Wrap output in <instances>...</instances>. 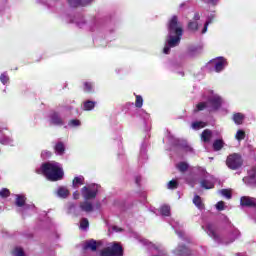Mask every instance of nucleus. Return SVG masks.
I'll return each mask as SVG.
<instances>
[{
    "mask_svg": "<svg viewBox=\"0 0 256 256\" xmlns=\"http://www.w3.org/2000/svg\"><path fill=\"white\" fill-rule=\"evenodd\" d=\"M232 120L234 121L235 125H243V121H245V115L243 113H235L232 116Z\"/></svg>",
    "mask_w": 256,
    "mask_h": 256,
    "instance_id": "obj_27",
    "label": "nucleus"
},
{
    "mask_svg": "<svg viewBox=\"0 0 256 256\" xmlns=\"http://www.w3.org/2000/svg\"><path fill=\"white\" fill-rule=\"evenodd\" d=\"M225 67H227V59L217 57L206 64V71H209V73H221V71L225 70Z\"/></svg>",
    "mask_w": 256,
    "mask_h": 256,
    "instance_id": "obj_7",
    "label": "nucleus"
},
{
    "mask_svg": "<svg viewBox=\"0 0 256 256\" xmlns=\"http://www.w3.org/2000/svg\"><path fill=\"white\" fill-rule=\"evenodd\" d=\"M93 0H68L70 7H84V5H89Z\"/></svg>",
    "mask_w": 256,
    "mask_h": 256,
    "instance_id": "obj_25",
    "label": "nucleus"
},
{
    "mask_svg": "<svg viewBox=\"0 0 256 256\" xmlns=\"http://www.w3.org/2000/svg\"><path fill=\"white\" fill-rule=\"evenodd\" d=\"M90 29L91 31H97V29H99V23H95L94 27H91Z\"/></svg>",
    "mask_w": 256,
    "mask_h": 256,
    "instance_id": "obj_51",
    "label": "nucleus"
},
{
    "mask_svg": "<svg viewBox=\"0 0 256 256\" xmlns=\"http://www.w3.org/2000/svg\"><path fill=\"white\" fill-rule=\"evenodd\" d=\"M174 72L177 73L178 75H181L182 77L185 75V72L183 71L174 70Z\"/></svg>",
    "mask_w": 256,
    "mask_h": 256,
    "instance_id": "obj_53",
    "label": "nucleus"
},
{
    "mask_svg": "<svg viewBox=\"0 0 256 256\" xmlns=\"http://www.w3.org/2000/svg\"><path fill=\"white\" fill-rule=\"evenodd\" d=\"M65 110H66V111H71V110H73V106H66V107H65Z\"/></svg>",
    "mask_w": 256,
    "mask_h": 256,
    "instance_id": "obj_55",
    "label": "nucleus"
},
{
    "mask_svg": "<svg viewBox=\"0 0 256 256\" xmlns=\"http://www.w3.org/2000/svg\"><path fill=\"white\" fill-rule=\"evenodd\" d=\"M226 165L228 169L237 171V169H241V167H243V157L237 153L230 154L226 159Z\"/></svg>",
    "mask_w": 256,
    "mask_h": 256,
    "instance_id": "obj_12",
    "label": "nucleus"
},
{
    "mask_svg": "<svg viewBox=\"0 0 256 256\" xmlns=\"http://www.w3.org/2000/svg\"><path fill=\"white\" fill-rule=\"evenodd\" d=\"M51 155H53V153L49 150H43L41 152V158L42 159H50Z\"/></svg>",
    "mask_w": 256,
    "mask_h": 256,
    "instance_id": "obj_43",
    "label": "nucleus"
},
{
    "mask_svg": "<svg viewBox=\"0 0 256 256\" xmlns=\"http://www.w3.org/2000/svg\"><path fill=\"white\" fill-rule=\"evenodd\" d=\"M103 245V241H95L94 239L87 240L83 245V251H97V247H101Z\"/></svg>",
    "mask_w": 256,
    "mask_h": 256,
    "instance_id": "obj_16",
    "label": "nucleus"
},
{
    "mask_svg": "<svg viewBox=\"0 0 256 256\" xmlns=\"http://www.w3.org/2000/svg\"><path fill=\"white\" fill-rule=\"evenodd\" d=\"M167 29L168 35L163 49V53L165 55H169L173 47L179 46L181 43V37H183V24L179 22L177 15H173L170 18L168 21Z\"/></svg>",
    "mask_w": 256,
    "mask_h": 256,
    "instance_id": "obj_1",
    "label": "nucleus"
},
{
    "mask_svg": "<svg viewBox=\"0 0 256 256\" xmlns=\"http://www.w3.org/2000/svg\"><path fill=\"white\" fill-rule=\"evenodd\" d=\"M198 181L202 189H213L217 180L205 168L199 167L196 175L190 174L186 177V183L192 187H195Z\"/></svg>",
    "mask_w": 256,
    "mask_h": 256,
    "instance_id": "obj_2",
    "label": "nucleus"
},
{
    "mask_svg": "<svg viewBox=\"0 0 256 256\" xmlns=\"http://www.w3.org/2000/svg\"><path fill=\"white\" fill-rule=\"evenodd\" d=\"M168 141L172 147H178V149H182L185 153H195L193 147H191L186 140L175 138V136L169 134Z\"/></svg>",
    "mask_w": 256,
    "mask_h": 256,
    "instance_id": "obj_9",
    "label": "nucleus"
},
{
    "mask_svg": "<svg viewBox=\"0 0 256 256\" xmlns=\"http://www.w3.org/2000/svg\"><path fill=\"white\" fill-rule=\"evenodd\" d=\"M199 53H201V46L191 45L188 47L189 57H195V55H199Z\"/></svg>",
    "mask_w": 256,
    "mask_h": 256,
    "instance_id": "obj_28",
    "label": "nucleus"
},
{
    "mask_svg": "<svg viewBox=\"0 0 256 256\" xmlns=\"http://www.w3.org/2000/svg\"><path fill=\"white\" fill-rule=\"evenodd\" d=\"M175 253L178 256H189L191 255V251L189 248H186L185 245L179 244L178 247L175 249Z\"/></svg>",
    "mask_w": 256,
    "mask_h": 256,
    "instance_id": "obj_24",
    "label": "nucleus"
},
{
    "mask_svg": "<svg viewBox=\"0 0 256 256\" xmlns=\"http://www.w3.org/2000/svg\"><path fill=\"white\" fill-rule=\"evenodd\" d=\"M100 207H101V204L98 203L97 204V209H100Z\"/></svg>",
    "mask_w": 256,
    "mask_h": 256,
    "instance_id": "obj_61",
    "label": "nucleus"
},
{
    "mask_svg": "<svg viewBox=\"0 0 256 256\" xmlns=\"http://www.w3.org/2000/svg\"><path fill=\"white\" fill-rule=\"evenodd\" d=\"M113 231H121V229H119L117 226H114Z\"/></svg>",
    "mask_w": 256,
    "mask_h": 256,
    "instance_id": "obj_57",
    "label": "nucleus"
},
{
    "mask_svg": "<svg viewBox=\"0 0 256 256\" xmlns=\"http://www.w3.org/2000/svg\"><path fill=\"white\" fill-rule=\"evenodd\" d=\"M220 195H222L223 197H226V199H231L232 197L231 192L227 189L220 190Z\"/></svg>",
    "mask_w": 256,
    "mask_h": 256,
    "instance_id": "obj_45",
    "label": "nucleus"
},
{
    "mask_svg": "<svg viewBox=\"0 0 256 256\" xmlns=\"http://www.w3.org/2000/svg\"><path fill=\"white\" fill-rule=\"evenodd\" d=\"M78 27H83V23H77Z\"/></svg>",
    "mask_w": 256,
    "mask_h": 256,
    "instance_id": "obj_59",
    "label": "nucleus"
},
{
    "mask_svg": "<svg viewBox=\"0 0 256 256\" xmlns=\"http://www.w3.org/2000/svg\"><path fill=\"white\" fill-rule=\"evenodd\" d=\"M117 145L120 146L121 145V136H117Z\"/></svg>",
    "mask_w": 256,
    "mask_h": 256,
    "instance_id": "obj_54",
    "label": "nucleus"
},
{
    "mask_svg": "<svg viewBox=\"0 0 256 256\" xmlns=\"http://www.w3.org/2000/svg\"><path fill=\"white\" fill-rule=\"evenodd\" d=\"M191 127L194 129V131H199V129L207 127V123L203 121H195L192 122Z\"/></svg>",
    "mask_w": 256,
    "mask_h": 256,
    "instance_id": "obj_32",
    "label": "nucleus"
},
{
    "mask_svg": "<svg viewBox=\"0 0 256 256\" xmlns=\"http://www.w3.org/2000/svg\"><path fill=\"white\" fill-rule=\"evenodd\" d=\"M188 29L190 31H199V29H200L199 23H197L195 21H190L188 23Z\"/></svg>",
    "mask_w": 256,
    "mask_h": 256,
    "instance_id": "obj_39",
    "label": "nucleus"
},
{
    "mask_svg": "<svg viewBox=\"0 0 256 256\" xmlns=\"http://www.w3.org/2000/svg\"><path fill=\"white\" fill-rule=\"evenodd\" d=\"M56 196L59 197L60 199H67L69 197L70 192L67 186H59L56 190Z\"/></svg>",
    "mask_w": 256,
    "mask_h": 256,
    "instance_id": "obj_22",
    "label": "nucleus"
},
{
    "mask_svg": "<svg viewBox=\"0 0 256 256\" xmlns=\"http://www.w3.org/2000/svg\"><path fill=\"white\" fill-rule=\"evenodd\" d=\"M79 229L81 231H88L89 230V220L87 218H82L80 220Z\"/></svg>",
    "mask_w": 256,
    "mask_h": 256,
    "instance_id": "obj_35",
    "label": "nucleus"
},
{
    "mask_svg": "<svg viewBox=\"0 0 256 256\" xmlns=\"http://www.w3.org/2000/svg\"><path fill=\"white\" fill-rule=\"evenodd\" d=\"M168 223H169V225H171L172 229L175 230L178 237H180V239H183L185 232H183V230H181V224H179L178 221L173 220V218H170L168 220Z\"/></svg>",
    "mask_w": 256,
    "mask_h": 256,
    "instance_id": "obj_20",
    "label": "nucleus"
},
{
    "mask_svg": "<svg viewBox=\"0 0 256 256\" xmlns=\"http://www.w3.org/2000/svg\"><path fill=\"white\" fill-rule=\"evenodd\" d=\"M160 213L162 217H170L171 207L169 205H163L160 207Z\"/></svg>",
    "mask_w": 256,
    "mask_h": 256,
    "instance_id": "obj_34",
    "label": "nucleus"
},
{
    "mask_svg": "<svg viewBox=\"0 0 256 256\" xmlns=\"http://www.w3.org/2000/svg\"><path fill=\"white\" fill-rule=\"evenodd\" d=\"M95 105H97V102L87 100L83 103V110L84 111H93L95 109Z\"/></svg>",
    "mask_w": 256,
    "mask_h": 256,
    "instance_id": "obj_30",
    "label": "nucleus"
},
{
    "mask_svg": "<svg viewBox=\"0 0 256 256\" xmlns=\"http://www.w3.org/2000/svg\"><path fill=\"white\" fill-rule=\"evenodd\" d=\"M243 183L256 187V166L248 171V176L243 178Z\"/></svg>",
    "mask_w": 256,
    "mask_h": 256,
    "instance_id": "obj_17",
    "label": "nucleus"
},
{
    "mask_svg": "<svg viewBox=\"0 0 256 256\" xmlns=\"http://www.w3.org/2000/svg\"><path fill=\"white\" fill-rule=\"evenodd\" d=\"M235 137L237 141H243V139H245V131L238 130Z\"/></svg>",
    "mask_w": 256,
    "mask_h": 256,
    "instance_id": "obj_42",
    "label": "nucleus"
},
{
    "mask_svg": "<svg viewBox=\"0 0 256 256\" xmlns=\"http://www.w3.org/2000/svg\"><path fill=\"white\" fill-rule=\"evenodd\" d=\"M14 256H25V252L23 251V248L16 247L14 249Z\"/></svg>",
    "mask_w": 256,
    "mask_h": 256,
    "instance_id": "obj_46",
    "label": "nucleus"
},
{
    "mask_svg": "<svg viewBox=\"0 0 256 256\" xmlns=\"http://www.w3.org/2000/svg\"><path fill=\"white\" fill-rule=\"evenodd\" d=\"M81 185H85V177L83 176H76L72 181V188L73 189H79Z\"/></svg>",
    "mask_w": 256,
    "mask_h": 256,
    "instance_id": "obj_26",
    "label": "nucleus"
},
{
    "mask_svg": "<svg viewBox=\"0 0 256 256\" xmlns=\"http://www.w3.org/2000/svg\"><path fill=\"white\" fill-rule=\"evenodd\" d=\"M199 19H201V15H199V12H196L193 17V21L198 22Z\"/></svg>",
    "mask_w": 256,
    "mask_h": 256,
    "instance_id": "obj_49",
    "label": "nucleus"
},
{
    "mask_svg": "<svg viewBox=\"0 0 256 256\" xmlns=\"http://www.w3.org/2000/svg\"><path fill=\"white\" fill-rule=\"evenodd\" d=\"M217 211H225V202L219 201L216 204Z\"/></svg>",
    "mask_w": 256,
    "mask_h": 256,
    "instance_id": "obj_47",
    "label": "nucleus"
},
{
    "mask_svg": "<svg viewBox=\"0 0 256 256\" xmlns=\"http://www.w3.org/2000/svg\"><path fill=\"white\" fill-rule=\"evenodd\" d=\"M84 91H86L87 93H91L93 91V84H91V82H85Z\"/></svg>",
    "mask_w": 256,
    "mask_h": 256,
    "instance_id": "obj_44",
    "label": "nucleus"
},
{
    "mask_svg": "<svg viewBox=\"0 0 256 256\" xmlns=\"http://www.w3.org/2000/svg\"><path fill=\"white\" fill-rule=\"evenodd\" d=\"M11 193L9 192V189L3 188L0 190V197H9Z\"/></svg>",
    "mask_w": 256,
    "mask_h": 256,
    "instance_id": "obj_48",
    "label": "nucleus"
},
{
    "mask_svg": "<svg viewBox=\"0 0 256 256\" xmlns=\"http://www.w3.org/2000/svg\"><path fill=\"white\" fill-rule=\"evenodd\" d=\"M213 5H215L219 0H209Z\"/></svg>",
    "mask_w": 256,
    "mask_h": 256,
    "instance_id": "obj_56",
    "label": "nucleus"
},
{
    "mask_svg": "<svg viewBox=\"0 0 256 256\" xmlns=\"http://www.w3.org/2000/svg\"><path fill=\"white\" fill-rule=\"evenodd\" d=\"M185 6V3L180 4V9Z\"/></svg>",
    "mask_w": 256,
    "mask_h": 256,
    "instance_id": "obj_60",
    "label": "nucleus"
},
{
    "mask_svg": "<svg viewBox=\"0 0 256 256\" xmlns=\"http://www.w3.org/2000/svg\"><path fill=\"white\" fill-rule=\"evenodd\" d=\"M26 199L27 198H25L24 195H16V205L17 207H22L20 211L23 217H25V215H33V213H37V208L34 204H25Z\"/></svg>",
    "mask_w": 256,
    "mask_h": 256,
    "instance_id": "obj_8",
    "label": "nucleus"
},
{
    "mask_svg": "<svg viewBox=\"0 0 256 256\" xmlns=\"http://www.w3.org/2000/svg\"><path fill=\"white\" fill-rule=\"evenodd\" d=\"M176 167H177L178 171L185 173V171H187V169H189V164H187V162H180L176 165Z\"/></svg>",
    "mask_w": 256,
    "mask_h": 256,
    "instance_id": "obj_38",
    "label": "nucleus"
},
{
    "mask_svg": "<svg viewBox=\"0 0 256 256\" xmlns=\"http://www.w3.org/2000/svg\"><path fill=\"white\" fill-rule=\"evenodd\" d=\"M213 23V17L208 16L206 22L204 23L203 28L200 30L201 35H205L207 33V29H209V25Z\"/></svg>",
    "mask_w": 256,
    "mask_h": 256,
    "instance_id": "obj_33",
    "label": "nucleus"
},
{
    "mask_svg": "<svg viewBox=\"0 0 256 256\" xmlns=\"http://www.w3.org/2000/svg\"><path fill=\"white\" fill-rule=\"evenodd\" d=\"M80 195H81V194H79V191L76 190V191L73 193V199H75V200L79 199Z\"/></svg>",
    "mask_w": 256,
    "mask_h": 256,
    "instance_id": "obj_50",
    "label": "nucleus"
},
{
    "mask_svg": "<svg viewBox=\"0 0 256 256\" xmlns=\"http://www.w3.org/2000/svg\"><path fill=\"white\" fill-rule=\"evenodd\" d=\"M202 228L206 231L209 237H212L215 243H218V245H231V243H234L236 239L241 237V232H239L237 228H234L232 224H230V231L228 232L227 237L217 235L215 232V225L211 223L202 226Z\"/></svg>",
    "mask_w": 256,
    "mask_h": 256,
    "instance_id": "obj_3",
    "label": "nucleus"
},
{
    "mask_svg": "<svg viewBox=\"0 0 256 256\" xmlns=\"http://www.w3.org/2000/svg\"><path fill=\"white\" fill-rule=\"evenodd\" d=\"M100 256H123V247L119 243H108L107 247L100 252Z\"/></svg>",
    "mask_w": 256,
    "mask_h": 256,
    "instance_id": "obj_11",
    "label": "nucleus"
},
{
    "mask_svg": "<svg viewBox=\"0 0 256 256\" xmlns=\"http://www.w3.org/2000/svg\"><path fill=\"white\" fill-rule=\"evenodd\" d=\"M0 81L4 85H7V83H9V75H7V72H4L0 75Z\"/></svg>",
    "mask_w": 256,
    "mask_h": 256,
    "instance_id": "obj_40",
    "label": "nucleus"
},
{
    "mask_svg": "<svg viewBox=\"0 0 256 256\" xmlns=\"http://www.w3.org/2000/svg\"><path fill=\"white\" fill-rule=\"evenodd\" d=\"M193 203L197 209L200 211H203L205 209V205H203V201L201 200V197L199 195H195L193 198Z\"/></svg>",
    "mask_w": 256,
    "mask_h": 256,
    "instance_id": "obj_31",
    "label": "nucleus"
},
{
    "mask_svg": "<svg viewBox=\"0 0 256 256\" xmlns=\"http://www.w3.org/2000/svg\"><path fill=\"white\" fill-rule=\"evenodd\" d=\"M48 123L49 125H53L55 127H63V125H65V120H63L59 112L53 111L48 115Z\"/></svg>",
    "mask_w": 256,
    "mask_h": 256,
    "instance_id": "obj_15",
    "label": "nucleus"
},
{
    "mask_svg": "<svg viewBox=\"0 0 256 256\" xmlns=\"http://www.w3.org/2000/svg\"><path fill=\"white\" fill-rule=\"evenodd\" d=\"M137 117L143 119L146 133H148V131H151V120L149 113H146L145 110H139L137 113Z\"/></svg>",
    "mask_w": 256,
    "mask_h": 256,
    "instance_id": "obj_18",
    "label": "nucleus"
},
{
    "mask_svg": "<svg viewBox=\"0 0 256 256\" xmlns=\"http://www.w3.org/2000/svg\"><path fill=\"white\" fill-rule=\"evenodd\" d=\"M178 187H179V182H177V180H172L167 184V189H177Z\"/></svg>",
    "mask_w": 256,
    "mask_h": 256,
    "instance_id": "obj_41",
    "label": "nucleus"
},
{
    "mask_svg": "<svg viewBox=\"0 0 256 256\" xmlns=\"http://www.w3.org/2000/svg\"><path fill=\"white\" fill-rule=\"evenodd\" d=\"M36 173H43L48 181H61L65 173L63 172V166L56 161H49L43 163Z\"/></svg>",
    "mask_w": 256,
    "mask_h": 256,
    "instance_id": "obj_4",
    "label": "nucleus"
},
{
    "mask_svg": "<svg viewBox=\"0 0 256 256\" xmlns=\"http://www.w3.org/2000/svg\"><path fill=\"white\" fill-rule=\"evenodd\" d=\"M68 127H70V129H75L77 127H81V120L79 119H72L68 122Z\"/></svg>",
    "mask_w": 256,
    "mask_h": 256,
    "instance_id": "obj_37",
    "label": "nucleus"
},
{
    "mask_svg": "<svg viewBox=\"0 0 256 256\" xmlns=\"http://www.w3.org/2000/svg\"><path fill=\"white\" fill-rule=\"evenodd\" d=\"M204 102H200L196 106L195 111H203L207 109L208 111H219L221 105L223 104V99L219 95L215 94L213 90H206L202 94Z\"/></svg>",
    "mask_w": 256,
    "mask_h": 256,
    "instance_id": "obj_5",
    "label": "nucleus"
},
{
    "mask_svg": "<svg viewBox=\"0 0 256 256\" xmlns=\"http://www.w3.org/2000/svg\"><path fill=\"white\" fill-rule=\"evenodd\" d=\"M54 153L60 157L65 155V143L62 141L56 142L54 145Z\"/></svg>",
    "mask_w": 256,
    "mask_h": 256,
    "instance_id": "obj_23",
    "label": "nucleus"
},
{
    "mask_svg": "<svg viewBox=\"0 0 256 256\" xmlns=\"http://www.w3.org/2000/svg\"><path fill=\"white\" fill-rule=\"evenodd\" d=\"M6 128L0 127V144L1 145H13V138L11 136L5 135L3 131H5Z\"/></svg>",
    "mask_w": 256,
    "mask_h": 256,
    "instance_id": "obj_21",
    "label": "nucleus"
},
{
    "mask_svg": "<svg viewBox=\"0 0 256 256\" xmlns=\"http://www.w3.org/2000/svg\"><path fill=\"white\" fill-rule=\"evenodd\" d=\"M240 205L241 207H254L255 210L251 214V219L256 223V198L249 197V196H243L240 199Z\"/></svg>",
    "mask_w": 256,
    "mask_h": 256,
    "instance_id": "obj_14",
    "label": "nucleus"
},
{
    "mask_svg": "<svg viewBox=\"0 0 256 256\" xmlns=\"http://www.w3.org/2000/svg\"><path fill=\"white\" fill-rule=\"evenodd\" d=\"M149 135H146L142 144H141V147H140V154H139V157H138V163L139 165H143L144 163L147 162V147L149 146Z\"/></svg>",
    "mask_w": 256,
    "mask_h": 256,
    "instance_id": "obj_13",
    "label": "nucleus"
},
{
    "mask_svg": "<svg viewBox=\"0 0 256 256\" xmlns=\"http://www.w3.org/2000/svg\"><path fill=\"white\" fill-rule=\"evenodd\" d=\"M142 198L145 200L147 199V195L145 193L142 194Z\"/></svg>",
    "mask_w": 256,
    "mask_h": 256,
    "instance_id": "obj_58",
    "label": "nucleus"
},
{
    "mask_svg": "<svg viewBox=\"0 0 256 256\" xmlns=\"http://www.w3.org/2000/svg\"><path fill=\"white\" fill-rule=\"evenodd\" d=\"M213 136V132L209 129H206L202 132L201 134V140L204 143H209V141H211V137Z\"/></svg>",
    "mask_w": 256,
    "mask_h": 256,
    "instance_id": "obj_29",
    "label": "nucleus"
},
{
    "mask_svg": "<svg viewBox=\"0 0 256 256\" xmlns=\"http://www.w3.org/2000/svg\"><path fill=\"white\" fill-rule=\"evenodd\" d=\"M225 142L222 139H217L213 142L214 151H221L222 147H224Z\"/></svg>",
    "mask_w": 256,
    "mask_h": 256,
    "instance_id": "obj_36",
    "label": "nucleus"
},
{
    "mask_svg": "<svg viewBox=\"0 0 256 256\" xmlns=\"http://www.w3.org/2000/svg\"><path fill=\"white\" fill-rule=\"evenodd\" d=\"M80 193L84 199V201H91V199H95L97 194L99 193V185L98 184H89L81 188Z\"/></svg>",
    "mask_w": 256,
    "mask_h": 256,
    "instance_id": "obj_10",
    "label": "nucleus"
},
{
    "mask_svg": "<svg viewBox=\"0 0 256 256\" xmlns=\"http://www.w3.org/2000/svg\"><path fill=\"white\" fill-rule=\"evenodd\" d=\"M135 183H136V185H140V183H141V176H136Z\"/></svg>",
    "mask_w": 256,
    "mask_h": 256,
    "instance_id": "obj_52",
    "label": "nucleus"
},
{
    "mask_svg": "<svg viewBox=\"0 0 256 256\" xmlns=\"http://www.w3.org/2000/svg\"><path fill=\"white\" fill-rule=\"evenodd\" d=\"M95 211V206H93V203L89 202V200H84L83 202H80L79 207H77V204L70 203L68 205V213L70 215H74V217H79L82 213H93Z\"/></svg>",
    "mask_w": 256,
    "mask_h": 256,
    "instance_id": "obj_6",
    "label": "nucleus"
},
{
    "mask_svg": "<svg viewBox=\"0 0 256 256\" xmlns=\"http://www.w3.org/2000/svg\"><path fill=\"white\" fill-rule=\"evenodd\" d=\"M126 107L129 111H137V108L141 109L143 107V97L141 95H137L136 102H128L126 103Z\"/></svg>",
    "mask_w": 256,
    "mask_h": 256,
    "instance_id": "obj_19",
    "label": "nucleus"
}]
</instances>
